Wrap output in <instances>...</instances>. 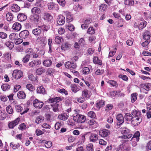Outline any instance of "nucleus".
<instances>
[{"mask_svg":"<svg viewBox=\"0 0 151 151\" xmlns=\"http://www.w3.org/2000/svg\"><path fill=\"white\" fill-rule=\"evenodd\" d=\"M93 62L95 64H98L100 65H102L101 61L99 60L98 57H95L93 59Z\"/></svg>","mask_w":151,"mask_h":151,"instance_id":"nucleus-40","label":"nucleus"},{"mask_svg":"<svg viewBox=\"0 0 151 151\" xmlns=\"http://www.w3.org/2000/svg\"><path fill=\"white\" fill-rule=\"evenodd\" d=\"M35 5L37 7L41 8H42L45 6L44 2L42 0H36Z\"/></svg>","mask_w":151,"mask_h":151,"instance_id":"nucleus-25","label":"nucleus"},{"mask_svg":"<svg viewBox=\"0 0 151 151\" xmlns=\"http://www.w3.org/2000/svg\"><path fill=\"white\" fill-rule=\"evenodd\" d=\"M95 30L93 27H90L88 29L87 33L90 34H93L95 33Z\"/></svg>","mask_w":151,"mask_h":151,"instance_id":"nucleus-48","label":"nucleus"},{"mask_svg":"<svg viewBox=\"0 0 151 151\" xmlns=\"http://www.w3.org/2000/svg\"><path fill=\"white\" fill-rule=\"evenodd\" d=\"M30 19L36 24H39L41 22L42 19L38 15H31Z\"/></svg>","mask_w":151,"mask_h":151,"instance_id":"nucleus-4","label":"nucleus"},{"mask_svg":"<svg viewBox=\"0 0 151 151\" xmlns=\"http://www.w3.org/2000/svg\"><path fill=\"white\" fill-rule=\"evenodd\" d=\"M13 29L16 31H18L20 30L21 28V25L18 22H15L13 24L12 26Z\"/></svg>","mask_w":151,"mask_h":151,"instance_id":"nucleus-21","label":"nucleus"},{"mask_svg":"<svg viewBox=\"0 0 151 151\" xmlns=\"http://www.w3.org/2000/svg\"><path fill=\"white\" fill-rule=\"evenodd\" d=\"M110 134L109 132L107 129H104L100 131L99 132V135L102 137H106Z\"/></svg>","mask_w":151,"mask_h":151,"instance_id":"nucleus-16","label":"nucleus"},{"mask_svg":"<svg viewBox=\"0 0 151 151\" xmlns=\"http://www.w3.org/2000/svg\"><path fill=\"white\" fill-rule=\"evenodd\" d=\"M7 37V34L4 32H0V37L2 39H6Z\"/></svg>","mask_w":151,"mask_h":151,"instance_id":"nucleus-63","label":"nucleus"},{"mask_svg":"<svg viewBox=\"0 0 151 151\" xmlns=\"http://www.w3.org/2000/svg\"><path fill=\"white\" fill-rule=\"evenodd\" d=\"M15 43L16 45H19L23 42V40L20 38L15 39Z\"/></svg>","mask_w":151,"mask_h":151,"instance_id":"nucleus-61","label":"nucleus"},{"mask_svg":"<svg viewBox=\"0 0 151 151\" xmlns=\"http://www.w3.org/2000/svg\"><path fill=\"white\" fill-rule=\"evenodd\" d=\"M70 87L72 91L74 93H76L79 90L77 85L75 84H71L70 85Z\"/></svg>","mask_w":151,"mask_h":151,"instance_id":"nucleus-30","label":"nucleus"},{"mask_svg":"<svg viewBox=\"0 0 151 151\" xmlns=\"http://www.w3.org/2000/svg\"><path fill=\"white\" fill-rule=\"evenodd\" d=\"M57 1L59 4L63 7L65 6V0H57Z\"/></svg>","mask_w":151,"mask_h":151,"instance_id":"nucleus-62","label":"nucleus"},{"mask_svg":"<svg viewBox=\"0 0 151 151\" xmlns=\"http://www.w3.org/2000/svg\"><path fill=\"white\" fill-rule=\"evenodd\" d=\"M150 32L148 31L145 32L143 34L144 39L146 40H150Z\"/></svg>","mask_w":151,"mask_h":151,"instance_id":"nucleus-35","label":"nucleus"},{"mask_svg":"<svg viewBox=\"0 0 151 151\" xmlns=\"http://www.w3.org/2000/svg\"><path fill=\"white\" fill-rule=\"evenodd\" d=\"M120 131L123 134H127L128 133V129H127L126 127H122L120 129Z\"/></svg>","mask_w":151,"mask_h":151,"instance_id":"nucleus-49","label":"nucleus"},{"mask_svg":"<svg viewBox=\"0 0 151 151\" xmlns=\"http://www.w3.org/2000/svg\"><path fill=\"white\" fill-rule=\"evenodd\" d=\"M4 59L3 60L4 62H8L11 60V54L8 52H6L3 55Z\"/></svg>","mask_w":151,"mask_h":151,"instance_id":"nucleus-19","label":"nucleus"},{"mask_svg":"<svg viewBox=\"0 0 151 151\" xmlns=\"http://www.w3.org/2000/svg\"><path fill=\"white\" fill-rule=\"evenodd\" d=\"M48 9L49 10H53L55 8V10L57 11L59 10V8L57 5H56L53 2L48 3L47 4Z\"/></svg>","mask_w":151,"mask_h":151,"instance_id":"nucleus-9","label":"nucleus"},{"mask_svg":"<svg viewBox=\"0 0 151 151\" xmlns=\"http://www.w3.org/2000/svg\"><path fill=\"white\" fill-rule=\"evenodd\" d=\"M141 88L145 90L146 91H148L151 89V83H148L141 85Z\"/></svg>","mask_w":151,"mask_h":151,"instance_id":"nucleus-22","label":"nucleus"},{"mask_svg":"<svg viewBox=\"0 0 151 151\" xmlns=\"http://www.w3.org/2000/svg\"><path fill=\"white\" fill-rule=\"evenodd\" d=\"M6 115L4 112L0 111V120H3L6 118Z\"/></svg>","mask_w":151,"mask_h":151,"instance_id":"nucleus-57","label":"nucleus"},{"mask_svg":"<svg viewBox=\"0 0 151 151\" xmlns=\"http://www.w3.org/2000/svg\"><path fill=\"white\" fill-rule=\"evenodd\" d=\"M65 17L62 15L58 16L57 20V23L59 25H63L65 22Z\"/></svg>","mask_w":151,"mask_h":151,"instance_id":"nucleus-11","label":"nucleus"},{"mask_svg":"<svg viewBox=\"0 0 151 151\" xmlns=\"http://www.w3.org/2000/svg\"><path fill=\"white\" fill-rule=\"evenodd\" d=\"M55 72L54 70L52 68H49L46 72V74L51 76Z\"/></svg>","mask_w":151,"mask_h":151,"instance_id":"nucleus-50","label":"nucleus"},{"mask_svg":"<svg viewBox=\"0 0 151 151\" xmlns=\"http://www.w3.org/2000/svg\"><path fill=\"white\" fill-rule=\"evenodd\" d=\"M52 63L51 60L49 59H47L44 60L43 62V65L47 67H50L52 65Z\"/></svg>","mask_w":151,"mask_h":151,"instance_id":"nucleus-24","label":"nucleus"},{"mask_svg":"<svg viewBox=\"0 0 151 151\" xmlns=\"http://www.w3.org/2000/svg\"><path fill=\"white\" fill-rule=\"evenodd\" d=\"M43 117L41 116H39L37 117L35 122L37 124H39L43 122Z\"/></svg>","mask_w":151,"mask_h":151,"instance_id":"nucleus-37","label":"nucleus"},{"mask_svg":"<svg viewBox=\"0 0 151 151\" xmlns=\"http://www.w3.org/2000/svg\"><path fill=\"white\" fill-rule=\"evenodd\" d=\"M107 8V5L105 4H102L99 7V10L101 11H104Z\"/></svg>","mask_w":151,"mask_h":151,"instance_id":"nucleus-52","label":"nucleus"},{"mask_svg":"<svg viewBox=\"0 0 151 151\" xmlns=\"http://www.w3.org/2000/svg\"><path fill=\"white\" fill-rule=\"evenodd\" d=\"M32 33L35 35H39L41 33V30L40 29L36 28L32 30Z\"/></svg>","mask_w":151,"mask_h":151,"instance_id":"nucleus-36","label":"nucleus"},{"mask_svg":"<svg viewBox=\"0 0 151 151\" xmlns=\"http://www.w3.org/2000/svg\"><path fill=\"white\" fill-rule=\"evenodd\" d=\"M133 0H126L124 1V4L127 5H132L134 4Z\"/></svg>","mask_w":151,"mask_h":151,"instance_id":"nucleus-51","label":"nucleus"},{"mask_svg":"<svg viewBox=\"0 0 151 151\" xmlns=\"http://www.w3.org/2000/svg\"><path fill=\"white\" fill-rule=\"evenodd\" d=\"M39 27L40 29H42L44 31H47L48 29L47 26L45 25L40 26H39Z\"/></svg>","mask_w":151,"mask_h":151,"instance_id":"nucleus-64","label":"nucleus"},{"mask_svg":"<svg viewBox=\"0 0 151 151\" xmlns=\"http://www.w3.org/2000/svg\"><path fill=\"white\" fill-rule=\"evenodd\" d=\"M22 71L17 70H14L12 73L13 77L17 79L20 78L22 76Z\"/></svg>","mask_w":151,"mask_h":151,"instance_id":"nucleus-7","label":"nucleus"},{"mask_svg":"<svg viewBox=\"0 0 151 151\" xmlns=\"http://www.w3.org/2000/svg\"><path fill=\"white\" fill-rule=\"evenodd\" d=\"M26 88L30 91H33L35 90V88L33 86L30 84H28L26 85Z\"/></svg>","mask_w":151,"mask_h":151,"instance_id":"nucleus-41","label":"nucleus"},{"mask_svg":"<svg viewBox=\"0 0 151 151\" xmlns=\"http://www.w3.org/2000/svg\"><path fill=\"white\" fill-rule=\"evenodd\" d=\"M104 104V101L103 100L98 101L96 105L97 110H99L100 108Z\"/></svg>","mask_w":151,"mask_h":151,"instance_id":"nucleus-27","label":"nucleus"},{"mask_svg":"<svg viewBox=\"0 0 151 151\" xmlns=\"http://www.w3.org/2000/svg\"><path fill=\"white\" fill-rule=\"evenodd\" d=\"M64 99L63 97H56L55 98H51L49 99L47 101L49 103H52L54 102H56L54 105L56 106L59 105V104H58L59 101H61Z\"/></svg>","mask_w":151,"mask_h":151,"instance_id":"nucleus-3","label":"nucleus"},{"mask_svg":"<svg viewBox=\"0 0 151 151\" xmlns=\"http://www.w3.org/2000/svg\"><path fill=\"white\" fill-rule=\"evenodd\" d=\"M98 135L94 133H91L90 140V141L93 142H95L98 139Z\"/></svg>","mask_w":151,"mask_h":151,"instance_id":"nucleus-23","label":"nucleus"},{"mask_svg":"<svg viewBox=\"0 0 151 151\" xmlns=\"http://www.w3.org/2000/svg\"><path fill=\"white\" fill-rule=\"evenodd\" d=\"M125 119L127 121L132 120L133 118L132 114H130L129 113L126 114L124 116Z\"/></svg>","mask_w":151,"mask_h":151,"instance_id":"nucleus-29","label":"nucleus"},{"mask_svg":"<svg viewBox=\"0 0 151 151\" xmlns=\"http://www.w3.org/2000/svg\"><path fill=\"white\" fill-rule=\"evenodd\" d=\"M89 69L87 67H85L83 69V73L84 74H87L89 73L90 72Z\"/></svg>","mask_w":151,"mask_h":151,"instance_id":"nucleus-58","label":"nucleus"},{"mask_svg":"<svg viewBox=\"0 0 151 151\" xmlns=\"http://www.w3.org/2000/svg\"><path fill=\"white\" fill-rule=\"evenodd\" d=\"M45 70L43 67L37 69L36 71L37 75H39L42 74L45 72Z\"/></svg>","mask_w":151,"mask_h":151,"instance_id":"nucleus-28","label":"nucleus"},{"mask_svg":"<svg viewBox=\"0 0 151 151\" xmlns=\"http://www.w3.org/2000/svg\"><path fill=\"white\" fill-rule=\"evenodd\" d=\"M31 12L34 15L39 14L41 12V10L37 7H34L31 9Z\"/></svg>","mask_w":151,"mask_h":151,"instance_id":"nucleus-20","label":"nucleus"},{"mask_svg":"<svg viewBox=\"0 0 151 151\" xmlns=\"http://www.w3.org/2000/svg\"><path fill=\"white\" fill-rule=\"evenodd\" d=\"M137 94L136 93H132L131 96V101L132 103L134 102L137 99Z\"/></svg>","mask_w":151,"mask_h":151,"instance_id":"nucleus-34","label":"nucleus"},{"mask_svg":"<svg viewBox=\"0 0 151 151\" xmlns=\"http://www.w3.org/2000/svg\"><path fill=\"white\" fill-rule=\"evenodd\" d=\"M6 18L8 21H10L13 19V15L12 13L8 12L6 14Z\"/></svg>","mask_w":151,"mask_h":151,"instance_id":"nucleus-38","label":"nucleus"},{"mask_svg":"<svg viewBox=\"0 0 151 151\" xmlns=\"http://www.w3.org/2000/svg\"><path fill=\"white\" fill-rule=\"evenodd\" d=\"M7 112L9 114H12L13 113V110L12 106L10 105L7 106L6 108Z\"/></svg>","mask_w":151,"mask_h":151,"instance_id":"nucleus-43","label":"nucleus"},{"mask_svg":"<svg viewBox=\"0 0 151 151\" xmlns=\"http://www.w3.org/2000/svg\"><path fill=\"white\" fill-rule=\"evenodd\" d=\"M76 99H77V101L80 103H83L85 101V99L83 96L79 98H76Z\"/></svg>","mask_w":151,"mask_h":151,"instance_id":"nucleus-55","label":"nucleus"},{"mask_svg":"<svg viewBox=\"0 0 151 151\" xmlns=\"http://www.w3.org/2000/svg\"><path fill=\"white\" fill-rule=\"evenodd\" d=\"M65 66L66 68L69 69L70 70L74 69L77 67L76 63L73 62H67L65 64Z\"/></svg>","mask_w":151,"mask_h":151,"instance_id":"nucleus-6","label":"nucleus"},{"mask_svg":"<svg viewBox=\"0 0 151 151\" xmlns=\"http://www.w3.org/2000/svg\"><path fill=\"white\" fill-rule=\"evenodd\" d=\"M33 104L35 107L41 109L43 106L44 103L36 99L33 101Z\"/></svg>","mask_w":151,"mask_h":151,"instance_id":"nucleus-8","label":"nucleus"},{"mask_svg":"<svg viewBox=\"0 0 151 151\" xmlns=\"http://www.w3.org/2000/svg\"><path fill=\"white\" fill-rule=\"evenodd\" d=\"M17 96L20 99H24L26 97L25 94L23 91L18 92Z\"/></svg>","mask_w":151,"mask_h":151,"instance_id":"nucleus-31","label":"nucleus"},{"mask_svg":"<svg viewBox=\"0 0 151 151\" xmlns=\"http://www.w3.org/2000/svg\"><path fill=\"white\" fill-rule=\"evenodd\" d=\"M87 149L88 151H93V144L91 143L88 144L87 146Z\"/></svg>","mask_w":151,"mask_h":151,"instance_id":"nucleus-54","label":"nucleus"},{"mask_svg":"<svg viewBox=\"0 0 151 151\" xmlns=\"http://www.w3.org/2000/svg\"><path fill=\"white\" fill-rule=\"evenodd\" d=\"M11 10L14 12H18L20 10V7L16 4H13L11 7Z\"/></svg>","mask_w":151,"mask_h":151,"instance_id":"nucleus-18","label":"nucleus"},{"mask_svg":"<svg viewBox=\"0 0 151 151\" xmlns=\"http://www.w3.org/2000/svg\"><path fill=\"white\" fill-rule=\"evenodd\" d=\"M133 119L131 121L132 124L134 126H138L142 121L141 112L138 110H135L131 112Z\"/></svg>","mask_w":151,"mask_h":151,"instance_id":"nucleus-1","label":"nucleus"},{"mask_svg":"<svg viewBox=\"0 0 151 151\" xmlns=\"http://www.w3.org/2000/svg\"><path fill=\"white\" fill-rule=\"evenodd\" d=\"M119 78L122 79L123 80H124L125 81H127L128 80V78L125 75L122 74L120 75L119 76Z\"/></svg>","mask_w":151,"mask_h":151,"instance_id":"nucleus-59","label":"nucleus"},{"mask_svg":"<svg viewBox=\"0 0 151 151\" xmlns=\"http://www.w3.org/2000/svg\"><path fill=\"white\" fill-rule=\"evenodd\" d=\"M45 146L47 148H50L52 145V143L51 141H48L45 144Z\"/></svg>","mask_w":151,"mask_h":151,"instance_id":"nucleus-60","label":"nucleus"},{"mask_svg":"<svg viewBox=\"0 0 151 151\" xmlns=\"http://www.w3.org/2000/svg\"><path fill=\"white\" fill-rule=\"evenodd\" d=\"M29 34V31L25 30L20 32L19 34V36L22 38L26 39L27 38Z\"/></svg>","mask_w":151,"mask_h":151,"instance_id":"nucleus-12","label":"nucleus"},{"mask_svg":"<svg viewBox=\"0 0 151 151\" xmlns=\"http://www.w3.org/2000/svg\"><path fill=\"white\" fill-rule=\"evenodd\" d=\"M46 19L48 21H50L52 19V17L49 13H45L44 14Z\"/></svg>","mask_w":151,"mask_h":151,"instance_id":"nucleus-44","label":"nucleus"},{"mask_svg":"<svg viewBox=\"0 0 151 151\" xmlns=\"http://www.w3.org/2000/svg\"><path fill=\"white\" fill-rule=\"evenodd\" d=\"M116 118L118 122L117 124L118 125H120L124 122V117L121 114L117 115L116 116Z\"/></svg>","mask_w":151,"mask_h":151,"instance_id":"nucleus-14","label":"nucleus"},{"mask_svg":"<svg viewBox=\"0 0 151 151\" xmlns=\"http://www.w3.org/2000/svg\"><path fill=\"white\" fill-rule=\"evenodd\" d=\"M140 135V133L138 131H137L134 134L132 138H136V141L137 142L139 141V136Z\"/></svg>","mask_w":151,"mask_h":151,"instance_id":"nucleus-45","label":"nucleus"},{"mask_svg":"<svg viewBox=\"0 0 151 151\" xmlns=\"http://www.w3.org/2000/svg\"><path fill=\"white\" fill-rule=\"evenodd\" d=\"M71 45L68 42L63 43L61 46V48L62 50L64 51L68 50L71 47Z\"/></svg>","mask_w":151,"mask_h":151,"instance_id":"nucleus-13","label":"nucleus"},{"mask_svg":"<svg viewBox=\"0 0 151 151\" xmlns=\"http://www.w3.org/2000/svg\"><path fill=\"white\" fill-rule=\"evenodd\" d=\"M41 63V62L40 60H35L29 62V65L31 68H34L38 67Z\"/></svg>","mask_w":151,"mask_h":151,"instance_id":"nucleus-5","label":"nucleus"},{"mask_svg":"<svg viewBox=\"0 0 151 151\" xmlns=\"http://www.w3.org/2000/svg\"><path fill=\"white\" fill-rule=\"evenodd\" d=\"M17 18L19 21L23 22L27 19V16L22 13H20L17 16Z\"/></svg>","mask_w":151,"mask_h":151,"instance_id":"nucleus-17","label":"nucleus"},{"mask_svg":"<svg viewBox=\"0 0 151 151\" xmlns=\"http://www.w3.org/2000/svg\"><path fill=\"white\" fill-rule=\"evenodd\" d=\"M73 17L69 13L66 14V21L68 22H70L73 20Z\"/></svg>","mask_w":151,"mask_h":151,"instance_id":"nucleus-39","label":"nucleus"},{"mask_svg":"<svg viewBox=\"0 0 151 151\" xmlns=\"http://www.w3.org/2000/svg\"><path fill=\"white\" fill-rule=\"evenodd\" d=\"M88 116L92 118H95L96 117V114L95 112L93 111L89 112L88 114Z\"/></svg>","mask_w":151,"mask_h":151,"instance_id":"nucleus-56","label":"nucleus"},{"mask_svg":"<svg viewBox=\"0 0 151 151\" xmlns=\"http://www.w3.org/2000/svg\"><path fill=\"white\" fill-rule=\"evenodd\" d=\"M30 58V55H29L27 54L25 57L23 58L22 61L24 63L27 62L29 60Z\"/></svg>","mask_w":151,"mask_h":151,"instance_id":"nucleus-53","label":"nucleus"},{"mask_svg":"<svg viewBox=\"0 0 151 151\" xmlns=\"http://www.w3.org/2000/svg\"><path fill=\"white\" fill-rule=\"evenodd\" d=\"M73 120L75 122L81 123L85 122L86 119V116L80 114H77L73 117Z\"/></svg>","mask_w":151,"mask_h":151,"instance_id":"nucleus-2","label":"nucleus"},{"mask_svg":"<svg viewBox=\"0 0 151 151\" xmlns=\"http://www.w3.org/2000/svg\"><path fill=\"white\" fill-rule=\"evenodd\" d=\"M19 121L20 119L17 118L14 121L9 122L8 124V127L12 129L18 124Z\"/></svg>","mask_w":151,"mask_h":151,"instance_id":"nucleus-10","label":"nucleus"},{"mask_svg":"<svg viewBox=\"0 0 151 151\" xmlns=\"http://www.w3.org/2000/svg\"><path fill=\"white\" fill-rule=\"evenodd\" d=\"M1 88L3 91H5L10 89V85L6 84H4L1 86Z\"/></svg>","mask_w":151,"mask_h":151,"instance_id":"nucleus-42","label":"nucleus"},{"mask_svg":"<svg viewBox=\"0 0 151 151\" xmlns=\"http://www.w3.org/2000/svg\"><path fill=\"white\" fill-rule=\"evenodd\" d=\"M37 93L42 94H45L46 93L45 88L42 86H39L37 88Z\"/></svg>","mask_w":151,"mask_h":151,"instance_id":"nucleus-15","label":"nucleus"},{"mask_svg":"<svg viewBox=\"0 0 151 151\" xmlns=\"http://www.w3.org/2000/svg\"><path fill=\"white\" fill-rule=\"evenodd\" d=\"M16 109L17 111L20 112L21 114L22 115L27 112V110H25L23 112H21L22 110V108L18 105H17L15 106Z\"/></svg>","mask_w":151,"mask_h":151,"instance_id":"nucleus-26","label":"nucleus"},{"mask_svg":"<svg viewBox=\"0 0 151 151\" xmlns=\"http://www.w3.org/2000/svg\"><path fill=\"white\" fill-rule=\"evenodd\" d=\"M146 21L140 22L139 24L138 28L139 29H142L146 25Z\"/></svg>","mask_w":151,"mask_h":151,"instance_id":"nucleus-46","label":"nucleus"},{"mask_svg":"<svg viewBox=\"0 0 151 151\" xmlns=\"http://www.w3.org/2000/svg\"><path fill=\"white\" fill-rule=\"evenodd\" d=\"M5 45L10 50L12 49L14 46V43L10 41L6 42L5 43Z\"/></svg>","mask_w":151,"mask_h":151,"instance_id":"nucleus-33","label":"nucleus"},{"mask_svg":"<svg viewBox=\"0 0 151 151\" xmlns=\"http://www.w3.org/2000/svg\"><path fill=\"white\" fill-rule=\"evenodd\" d=\"M58 117L60 119L65 121L68 118V116L66 114H63L59 115L58 116Z\"/></svg>","mask_w":151,"mask_h":151,"instance_id":"nucleus-32","label":"nucleus"},{"mask_svg":"<svg viewBox=\"0 0 151 151\" xmlns=\"http://www.w3.org/2000/svg\"><path fill=\"white\" fill-rule=\"evenodd\" d=\"M108 83L113 86L117 87L118 86L117 82L113 80L109 81Z\"/></svg>","mask_w":151,"mask_h":151,"instance_id":"nucleus-47","label":"nucleus"}]
</instances>
